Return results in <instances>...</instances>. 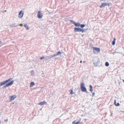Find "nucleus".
<instances>
[{
    "label": "nucleus",
    "instance_id": "1",
    "mask_svg": "<svg viewBox=\"0 0 124 124\" xmlns=\"http://www.w3.org/2000/svg\"><path fill=\"white\" fill-rule=\"evenodd\" d=\"M93 62L95 66H97L99 64L100 60L99 58L96 57L93 59Z\"/></svg>",
    "mask_w": 124,
    "mask_h": 124
},
{
    "label": "nucleus",
    "instance_id": "2",
    "mask_svg": "<svg viewBox=\"0 0 124 124\" xmlns=\"http://www.w3.org/2000/svg\"><path fill=\"white\" fill-rule=\"evenodd\" d=\"M80 87L81 90L83 92L89 93L87 92L85 86V84L84 83H80Z\"/></svg>",
    "mask_w": 124,
    "mask_h": 124
},
{
    "label": "nucleus",
    "instance_id": "3",
    "mask_svg": "<svg viewBox=\"0 0 124 124\" xmlns=\"http://www.w3.org/2000/svg\"><path fill=\"white\" fill-rule=\"evenodd\" d=\"M93 51L95 54L98 53L100 51V49L99 48L96 47H93Z\"/></svg>",
    "mask_w": 124,
    "mask_h": 124
},
{
    "label": "nucleus",
    "instance_id": "4",
    "mask_svg": "<svg viewBox=\"0 0 124 124\" xmlns=\"http://www.w3.org/2000/svg\"><path fill=\"white\" fill-rule=\"evenodd\" d=\"M12 79V78H10L8 79V80H6L5 81H3L0 83V86H2L3 85L6 84V83L8 82L9 81L11 80Z\"/></svg>",
    "mask_w": 124,
    "mask_h": 124
},
{
    "label": "nucleus",
    "instance_id": "5",
    "mask_svg": "<svg viewBox=\"0 0 124 124\" xmlns=\"http://www.w3.org/2000/svg\"><path fill=\"white\" fill-rule=\"evenodd\" d=\"M110 3H101V5L100 7V8H102L103 7H104L106 6H109L110 5V4H111Z\"/></svg>",
    "mask_w": 124,
    "mask_h": 124
},
{
    "label": "nucleus",
    "instance_id": "6",
    "mask_svg": "<svg viewBox=\"0 0 124 124\" xmlns=\"http://www.w3.org/2000/svg\"><path fill=\"white\" fill-rule=\"evenodd\" d=\"M37 16L39 19H41L43 16L42 14L40 11H39L38 12Z\"/></svg>",
    "mask_w": 124,
    "mask_h": 124
},
{
    "label": "nucleus",
    "instance_id": "7",
    "mask_svg": "<svg viewBox=\"0 0 124 124\" xmlns=\"http://www.w3.org/2000/svg\"><path fill=\"white\" fill-rule=\"evenodd\" d=\"M14 82V80L12 81L11 82L9 83H8L7 84L5 85H4L3 87V88H5L7 87L8 86H11L13 84Z\"/></svg>",
    "mask_w": 124,
    "mask_h": 124
},
{
    "label": "nucleus",
    "instance_id": "8",
    "mask_svg": "<svg viewBox=\"0 0 124 124\" xmlns=\"http://www.w3.org/2000/svg\"><path fill=\"white\" fill-rule=\"evenodd\" d=\"M23 12L21 10L18 14V17L20 18H22L23 16Z\"/></svg>",
    "mask_w": 124,
    "mask_h": 124
},
{
    "label": "nucleus",
    "instance_id": "9",
    "mask_svg": "<svg viewBox=\"0 0 124 124\" xmlns=\"http://www.w3.org/2000/svg\"><path fill=\"white\" fill-rule=\"evenodd\" d=\"M16 96L15 95H14L10 96L9 97L10 98V101L14 100L16 98Z\"/></svg>",
    "mask_w": 124,
    "mask_h": 124
},
{
    "label": "nucleus",
    "instance_id": "10",
    "mask_svg": "<svg viewBox=\"0 0 124 124\" xmlns=\"http://www.w3.org/2000/svg\"><path fill=\"white\" fill-rule=\"evenodd\" d=\"M80 28L75 27L74 28V31L75 32H79Z\"/></svg>",
    "mask_w": 124,
    "mask_h": 124
},
{
    "label": "nucleus",
    "instance_id": "11",
    "mask_svg": "<svg viewBox=\"0 0 124 124\" xmlns=\"http://www.w3.org/2000/svg\"><path fill=\"white\" fill-rule=\"evenodd\" d=\"M86 31V29L84 28H80L79 29V32H85Z\"/></svg>",
    "mask_w": 124,
    "mask_h": 124
},
{
    "label": "nucleus",
    "instance_id": "12",
    "mask_svg": "<svg viewBox=\"0 0 124 124\" xmlns=\"http://www.w3.org/2000/svg\"><path fill=\"white\" fill-rule=\"evenodd\" d=\"M46 103L45 101H43L42 102H40L39 104V105H43L45 104H46Z\"/></svg>",
    "mask_w": 124,
    "mask_h": 124
},
{
    "label": "nucleus",
    "instance_id": "13",
    "mask_svg": "<svg viewBox=\"0 0 124 124\" xmlns=\"http://www.w3.org/2000/svg\"><path fill=\"white\" fill-rule=\"evenodd\" d=\"M80 123V121L78 122H77L76 120H75L72 122V124H79Z\"/></svg>",
    "mask_w": 124,
    "mask_h": 124
},
{
    "label": "nucleus",
    "instance_id": "14",
    "mask_svg": "<svg viewBox=\"0 0 124 124\" xmlns=\"http://www.w3.org/2000/svg\"><path fill=\"white\" fill-rule=\"evenodd\" d=\"M61 54L62 53L61 52L59 51L57 53L54 54L53 57L59 55V54Z\"/></svg>",
    "mask_w": 124,
    "mask_h": 124
},
{
    "label": "nucleus",
    "instance_id": "15",
    "mask_svg": "<svg viewBox=\"0 0 124 124\" xmlns=\"http://www.w3.org/2000/svg\"><path fill=\"white\" fill-rule=\"evenodd\" d=\"M89 90L91 92H92L93 91V87L92 85H89Z\"/></svg>",
    "mask_w": 124,
    "mask_h": 124
},
{
    "label": "nucleus",
    "instance_id": "16",
    "mask_svg": "<svg viewBox=\"0 0 124 124\" xmlns=\"http://www.w3.org/2000/svg\"><path fill=\"white\" fill-rule=\"evenodd\" d=\"M80 23H75V26H76V27H80Z\"/></svg>",
    "mask_w": 124,
    "mask_h": 124
},
{
    "label": "nucleus",
    "instance_id": "17",
    "mask_svg": "<svg viewBox=\"0 0 124 124\" xmlns=\"http://www.w3.org/2000/svg\"><path fill=\"white\" fill-rule=\"evenodd\" d=\"M116 40V39L115 38H114V39L113 41L112 42V45H114L115 44V41Z\"/></svg>",
    "mask_w": 124,
    "mask_h": 124
},
{
    "label": "nucleus",
    "instance_id": "18",
    "mask_svg": "<svg viewBox=\"0 0 124 124\" xmlns=\"http://www.w3.org/2000/svg\"><path fill=\"white\" fill-rule=\"evenodd\" d=\"M24 26L26 28V29L28 30L29 29L28 26L26 24H25L24 25Z\"/></svg>",
    "mask_w": 124,
    "mask_h": 124
},
{
    "label": "nucleus",
    "instance_id": "19",
    "mask_svg": "<svg viewBox=\"0 0 124 124\" xmlns=\"http://www.w3.org/2000/svg\"><path fill=\"white\" fill-rule=\"evenodd\" d=\"M31 75L32 76H33L34 75V70H32L31 71Z\"/></svg>",
    "mask_w": 124,
    "mask_h": 124
},
{
    "label": "nucleus",
    "instance_id": "20",
    "mask_svg": "<svg viewBox=\"0 0 124 124\" xmlns=\"http://www.w3.org/2000/svg\"><path fill=\"white\" fill-rule=\"evenodd\" d=\"M85 26V24H80V27L81 28H83Z\"/></svg>",
    "mask_w": 124,
    "mask_h": 124
},
{
    "label": "nucleus",
    "instance_id": "21",
    "mask_svg": "<svg viewBox=\"0 0 124 124\" xmlns=\"http://www.w3.org/2000/svg\"><path fill=\"white\" fill-rule=\"evenodd\" d=\"M35 84L33 82H31L30 84V87H32Z\"/></svg>",
    "mask_w": 124,
    "mask_h": 124
},
{
    "label": "nucleus",
    "instance_id": "22",
    "mask_svg": "<svg viewBox=\"0 0 124 124\" xmlns=\"http://www.w3.org/2000/svg\"><path fill=\"white\" fill-rule=\"evenodd\" d=\"M115 105L116 106H118L120 105L119 103H117V104L116 103V100H115Z\"/></svg>",
    "mask_w": 124,
    "mask_h": 124
},
{
    "label": "nucleus",
    "instance_id": "23",
    "mask_svg": "<svg viewBox=\"0 0 124 124\" xmlns=\"http://www.w3.org/2000/svg\"><path fill=\"white\" fill-rule=\"evenodd\" d=\"M105 65L106 66H108L109 65V64L108 62H106L105 63Z\"/></svg>",
    "mask_w": 124,
    "mask_h": 124
},
{
    "label": "nucleus",
    "instance_id": "24",
    "mask_svg": "<svg viewBox=\"0 0 124 124\" xmlns=\"http://www.w3.org/2000/svg\"><path fill=\"white\" fill-rule=\"evenodd\" d=\"M70 21L72 23L74 24V25L75 24L76 22L73 21V20H70Z\"/></svg>",
    "mask_w": 124,
    "mask_h": 124
},
{
    "label": "nucleus",
    "instance_id": "25",
    "mask_svg": "<svg viewBox=\"0 0 124 124\" xmlns=\"http://www.w3.org/2000/svg\"><path fill=\"white\" fill-rule=\"evenodd\" d=\"M70 93H74V92H73V90L71 89L70 90Z\"/></svg>",
    "mask_w": 124,
    "mask_h": 124
},
{
    "label": "nucleus",
    "instance_id": "26",
    "mask_svg": "<svg viewBox=\"0 0 124 124\" xmlns=\"http://www.w3.org/2000/svg\"><path fill=\"white\" fill-rule=\"evenodd\" d=\"M44 58H45L44 57V56H42L41 57H40V59L41 60H42L44 59Z\"/></svg>",
    "mask_w": 124,
    "mask_h": 124
},
{
    "label": "nucleus",
    "instance_id": "27",
    "mask_svg": "<svg viewBox=\"0 0 124 124\" xmlns=\"http://www.w3.org/2000/svg\"><path fill=\"white\" fill-rule=\"evenodd\" d=\"M10 26H11V27H16V26H17V25H11Z\"/></svg>",
    "mask_w": 124,
    "mask_h": 124
},
{
    "label": "nucleus",
    "instance_id": "28",
    "mask_svg": "<svg viewBox=\"0 0 124 124\" xmlns=\"http://www.w3.org/2000/svg\"><path fill=\"white\" fill-rule=\"evenodd\" d=\"M0 44H1L3 45V44L4 43H3L1 41H0Z\"/></svg>",
    "mask_w": 124,
    "mask_h": 124
},
{
    "label": "nucleus",
    "instance_id": "29",
    "mask_svg": "<svg viewBox=\"0 0 124 124\" xmlns=\"http://www.w3.org/2000/svg\"><path fill=\"white\" fill-rule=\"evenodd\" d=\"M85 35L84 34H82L81 35V36L82 37H83Z\"/></svg>",
    "mask_w": 124,
    "mask_h": 124
},
{
    "label": "nucleus",
    "instance_id": "30",
    "mask_svg": "<svg viewBox=\"0 0 124 124\" xmlns=\"http://www.w3.org/2000/svg\"><path fill=\"white\" fill-rule=\"evenodd\" d=\"M20 26H23V24H20Z\"/></svg>",
    "mask_w": 124,
    "mask_h": 124
},
{
    "label": "nucleus",
    "instance_id": "31",
    "mask_svg": "<svg viewBox=\"0 0 124 124\" xmlns=\"http://www.w3.org/2000/svg\"><path fill=\"white\" fill-rule=\"evenodd\" d=\"M80 62L81 63H82V61H80Z\"/></svg>",
    "mask_w": 124,
    "mask_h": 124
},
{
    "label": "nucleus",
    "instance_id": "32",
    "mask_svg": "<svg viewBox=\"0 0 124 124\" xmlns=\"http://www.w3.org/2000/svg\"><path fill=\"white\" fill-rule=\"evenodd\" d=\"M123 81L124 83V80H123Z\"/></svg>",
    "mask_w": 124,
    "mask_h": 124
},
{
    "label": "nucleus",
    "instance_id": "33",
    "mask_svg": "<svg viewBox=\"0 0 124 124\" xmlns=\"http://www.w3.org/2000/svg\"><path fill=\"white\" fill-rule=\"evenodd\" d=\"M8 119H7L6 120V121H8Z\"/></svg>",
    "mask_w": 124,
    "mask_h": 124
},
{
    "label": "nucleus",
    "instance_id": "34",
    "mask_svg": "<svg viewBox=\"0 0 124 124\" xmlns=\"http://www.w3.org/2000/svg\"><path fill=\"white\" fill-rule=\"evenodd\" d=\"M83 62H85V61H84Z\"/></svg>",
    "mask_w": 124,
    "mask_h": 124
},
{
    "label": "nucleus",
    "instance_id": "35",
    "mask_svg": "<svg viewBox=\"0 0 124 124\" xmlns=\"http://www.w3.org/2000/svg\"><path fill=\"white\" fill-rule=\"evenodd\" d=\"M94 93H93V95H94Z\"/></svg>",
    "mask_w": 124,
    "mask_h": 124
},
{
    "label": "nucleus",
    "instance_id": "36",
    "mask_svg": "<svg viewBox=\"0 0 124 124\" xmlns=\"http://www.w3.org/2000/svg\"><path fill=\"white\" fill-rule=\"evenodd\" d=\"M72 94L73 93H71V94Z\"/></svg>",
    "mask_w": 124,
    "mask_h": 124
},
{
    "label": "nucleus",
    "instance_id": "37",
    "mask_svg": "<svg viewBox=\"0 0 124 124\" xmlns=\"http://www.w3.org/2000/svg\"><path fill=\"white\" fill-rule=\"evenodd\" d=\"M93 93H94L93 92Z\"/></svg>",
    "mask_w": 124,
    "mask_h": 124
}]
</instances>
